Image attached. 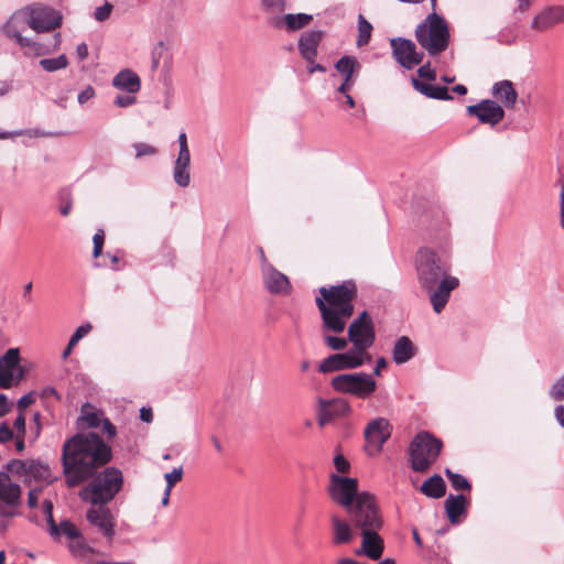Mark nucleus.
I'll return each mask as SVG.
<instances>
[{"label": "nucleus", "mask_w": 564, "mask_h": 564, "mask_svg": "<svg viewBox=\"0 0 564 564\" xmlns=\"http://www.w3.org/2000/svg\"><path fill=\"white\" fill-rule=\"evenodd\" d=\"M112 458L111 447L96 433H78L63 445V469L68 487L93 477L96 470Z\"/></svg>", "instance_id": "f257e3e1"}, {"label": "nucleus", "mask_w": 564, "mask_h": 564, "mask_svg": "<svg viewBox=\"0 0 564 564\" xmlns=\"http://www.w3.org/2000/svg\"><path fill=\"white\" fill-rule=\"evenodd\" d=\"M318 293L315 303L321 313L323 327L336 334L343 333L355 311L357 284L352 280H347L337 285L321 286Z\"/></svg>", "instance_id": "f03ea898"}, {"label": "nucleus", "mask_w": 564, "mask_h": 564, "mask_svg": "<svg viewBox=\"0 0 564 564\" xmlns=\"http://www.w3.org/2000/svg\"><path fill=\"white\" fill-rule=\"evenodd\" d=\"M449 267L441 261L437 254L425 248L421 249L416 259V271L420 285L429 291L433 310L441 313L447 304L451 292L459 285L457 278L448 275Z\"/></svg>", "instance_id": "7ed1b4c3"}, {"label": "nucleus", "mask_w": 564, "mask_h": 564, "mask_svg": "<svg viewBox=\"0 0 564 564\" xmlns=\"http://www.w3.org/2000/svg\"><path fill=\"white\" fill-rule=\"evenodd\" d=\"M122 486L121 470L116 467H107L80 490L79 497L91 505H105L116 497Z\"/></svg>", "instance_id": "20e7f679"}, {"label": "nucleus", "mask_w": 564, "mask_h": 564, "mask_svg": "<svg viewBox=\"0 0 564 564\" xmlns=\"http://www.w3.org/2000/svg\"><path fill=\"white\" fill-rule=\"evenodd\" d=\"M415 39L431 56L444 52L449 43V30L445 19L435 12L430 13L416 26Z\"/></svg>", "instance_id": "39448f33"}, {"label": "nucleus", "mask_w": 564, "mask_h": 564, "mask_svg": "<svg viewBox=\"0 0 564 564\" xmlns=\"http://www.w3.org/2000/svg\"><path fill=\"white\" fill-rule=\"evenodd\" d=\"M443 444L429 432H420L409 447L411 467L414 471H426L441 454Z\"/></svg>", "instance_id": "423d86ee"}, {"label": "nucleus", "mask_w": 564, "mask_h": 564, "mask_svg": "<svg viewBox=\"0 0 564 564\" xmlns=\"http://www.w3.org/2000/svg\"><path fill=\"white\" fill-rule=\"evenodd\" d=\"M330 387L338 393L366 400L377 390V381L366 372L340 373L332 378Z\"/></svg>", "instance_id": "0eeeda50"}, {"label": "nucleus", "mask_w": 564, "mask_h": 564, "mask_svg": "<svg viewBox=\"0 0 564 564\" xmlns=\"http://www.w3.org/2000/svg\"><path fill=\"white\" fill-rule=\"evenodd\" d=\"M29 12L25 8L15 11L10 19L2 25V32L11 40H14L24 54L40 56L48 52V50L41 43H37L29 37L22 36V32L30 28Z\"/></svg>", "instance_id": "6e6552de"}, {"label": "nucleus", "mask_w": 564, "mask_h": 564, "mask_svg": "<svg viewBox=\"0 0 564 564\" xmlns=\"http://www.w3.org/2000/svg\"><path fill=\"white\" fill-rule=\"evenodd\" d=\"M348 340L357 354L368 362L371 361L368 349L375 344L376 332L372 318L367 311H362L348 326Z\"/></svg>", "instance_id": "1a4fd4ad"}, {"label": "nucleus", "mask_w": 564, "mask_h": 564, "mask_svg": "<svg viewBox=\"0 0 564 564\" xmlns=\"http://www.w3.org/2000/svg\"><path fill=\"white\" fill-rule=\"evenodd\" d=\"M7 469L21 477L26 485L33 482L52 484L55 477L50 465L41 459H12L8 463Z\"/></svg>", "instance_id": "9d476101"}, {"label": "nucleus", "mask_w": 564, "mask_h": 564, "mask_svg": "<svg viewBox=\"0 0 564 564\" xmlns=\"http://www.w3.org/2000/svg\"><path fill=\"white\" fill-rule=\"evenodd\" d=\"M348 513L354 524L360 528L361 531L380 529L382 525L376 499L366 491L357 496V501L349 508Z\"/></svg>", "instance_id": "9b49d317"}, {"label": "nucleus", "mask_w": 564, "mask_h": 564, "mask_svg": "<svg viewBox=\"0 0 564 564\" xmlns=\"http://www.w3.org/2000/svg\"><path fill=\"white\" fill-rule=\"evenodd\" d=\"M328 492L330 498L348 511L357 501L358 481L355 478L332 474Z\"/></svg>", "instance_id": "f8f14e48"}, {"label": "nucleus", "mask_w": 564, "mask_h": 564, "mask_svg": "<svg viewBox=\"0 0 564 564\" xmlns=\"http://www.w3.org/2000/svg\"><path fill=\"white\" fill-rule=\"evenodd\" d=\"M351 411L349 401L344 398H333L329 400L317 398L316 400V419L321 427L335 420L349 416Z\"/></svg>", "instance_id": "ddd939ff"}, {"label": "nucleus", "mask_w": 564, "mask_h": 564, "mask_svg": "<svg viewBox=\"0 0 564 564\" xmlns=\"http://www.w3.org/2000/svg\"><path fill=\"white\" fill-rule=\"evenodd\" d=\"M22 490L20 485L12 482L9 475L0 473V517L12 518L18 514Z\"/></svg>", "instance_id": "4468645a"}, {"label": "nucleus", "mask_w": 564, "mask_h": 564, "mask_svg": "<svg viewBox=\"0 0 564 564\" xmlns=\"http://www.w3.org/2000/svg\"><path fill=\"white\" fill-rule=\"evenodd\" d=\"M359 354L352 348L346 352L329 355L318 365V371L322 373H330L340 370L356 369L367 364Z\"/></svg>", "instance_id": "2eb2a0df"}, {"label": "nucleus", "mask_w": 564, "mask_h": 564, "mask_svg": "<svg viewBox=\"0 0 564 564\" xmlns=\"http://www.w3.org/2000/svg\"><path fill=\"white\" fill-rule=\"evenodd\" d=\"M394 59L404 68L412 69L422 63L423 54L417 52L414 42L403 37L390 41Z\"/></svg>", "instance_id": "dca6fc26"}, {"label": "nucleus", "mask_w": 564, "mask_h": 564, "mask_svg": "<svg viewBox=\"0 0 564 564\" xmlns=\"http://www.w3.org/2000/svg\"><path fill=\"white\" fill-rule=\"evenodd\" d=\"M392 425L386 417H377L370 421L365 429V437L368 451L379 453L383 444L390 438Z\"/></svg>", "instance_id": "f3484780"}, {"label": "nucleus", "mask_w": 564, "mask_h": 564, "mask_svg": "<svg viewBox=\"0 0 564 564\" xmlns=\"http://www.w3.org/2000/svg\"><path fill=\"white\" fill-rule=\"evenodd\" d=\"M25 10L29 12L30 28L37 33L48 32L61 24V15L51 8L29 6Z\"/></svg>", "instance_id": "a211bd4d"}, {"label": "nucleus", "mask_w": 564, "mask_h": 564, "mask_svg": "<svg viewBox=\"0 0 564 564\" xmlns=\"http://www.w3.org/2000/svg\"><path fill=\"white\" fill-rule=\"evenodd\" d=\"M260 252L262 276L267 290L272 294H289L292 289L289 278L267 261L262 249H260Z\"/></svg>", "instance_id": "6ab92c4d"}, {"label": "nucleus", "mask_w": 564, "mask_h": 564, "mask_svg": "<svg viewBox=\"0 0 564 564\" xmlns=\"http://www.w3.org/2000/svg\"><path fill=\"white\" fill-rule=\"evenodd\" d=\"M467 113L477 117L481 123H487L492 127L498 124L505 117L503 108L498 102L490 99H485L476 105L468 106Z\"/></svg>", "instance_id": "aec40b11"}, {"label": "nucleus", "mask_w": 564, "mask_h": 564, "mask_svg": "<svg viewBox=\"0 0 564 564\" xmlns=\"http://www.w3.org/2000/svg\"><path fill=\"white\" fill-rule=\"evenodd\" d=\"M87 521L97 528L106 538L112 539L115 535V519L110 510L104 505H93L86 512Z\"/></svg>", "instance_id": "412c9836"}, {"label": "nucleus", "mask_w": 564, "mask_h": 564, "mask_svg": "<svg viewBox=\"0 0 564 564\" xmlns=\"http://www.w3.org/2000/svg\"><path fill=\"white\" fill-rule=\"evenodd\" d=\"M313 20L311 14L306 13H288L284 15H274L268 18V23L274 29H285L289 32L301 30L310 24Z\"/></svg>", "instance_id": "4be33fe9"}, {"label": "nucleus", "mask_w": 564, "mask_h": 564, "mask_svg": "<svg viewBox=\"0 0 564 564\" xmlns=\"http://www.w3.org/2000/svg\"><path fill=\"white\" fill-rule=\"evenodd\" d=\"M379 529L362 531L361 549L357 554H362L370 560H379L383 553V540L377 533Z\"/></svg>", "instance_id": "5701e85b"}, {"label": "nucleus", "mask_w": 564, "mask_h": 564, "mask_svg": "<svg viewBox=\"0 0 564 564\" xmlns=\"http://www.w3.org/2000/svg\"><path fill=\"white\" fill-rule=\"evenodd\" d=\"M322 36L321 31H307L301 35L299 40V51L302 57L308 63L314 62Z\"/></svg>", "instance_id": "b1692460"}, {"label": "nucleus", "mask_w": 564, "mask_h": 564, "mask_svg": "<svg viewBox=\"0 0 564 564\" xmlns=\"http://www.w3.org/2000/svg\"><path fill=\"white\" fill-rule=\"evenodd\" d=\"M112 86L128 94H137L141 88V80L135 72L127 68L113 77Z\"/></svg>", "instance_id": "393cba45"}, {"label": "nucleus", "mask_w": 564, "mask_h": 564, "mask_svg": "<svg viewBox=\"0 0 564 564\" xmlns=\"http://www.w3.org/2000/svg\"><path fill=\"white\" fill-rule=\"evenodd\" d=\"M468 500L464 495H449L445 502V511L447 518L452 524H457L460 521V517L465 514L467 509Z\"/></svg>", "instance_id": "a878e982"}, {"label": "nucleus", "mask_w": 564, "mask_h": 564, "mask_svg": "<svg viewBox=\"0 0 564 564\" xmlns=\"http://www.w3.org/2000/svg\"><path fill=\"white\" fill-rule=\"evenodd\" d=\"M492 96L500 100L507 108H513L518 98L512 82L500 80L492 86Z\"/></svg>", "instance_id": "bb28decb"}, {"label": "nucleus", "mask_w": 564, "mask_h": 564, "mask_svg": "<svg viewBox=\"0 0 564 564\" xmlns=\"http://www.w3.org/2000/svg\"><path fill=\"white\" fill-rule=\"evenodd\" d=\"M562 17L561 8H547L534 17L532 28L539 31L547 30L560 22Z\"/></svg>", "instance_id": "cd10ccee"}, {"label": "nucleus", "mask_w": 564, "mask_h": 564, "mask_svg": "<svg viewBox=\"0 0 564 564\" xmlns=\"http://www.w3.org/2000/svg\"><path fill=\"white\" fill-rule=\"evenodd\" d=\"M415 355V347L411 339L406 336H401L397 339L393 350L392 358L398 365L405 364Z\"/></svg>", "instance_id": "c85d7f7f"}, {"label": "nucleus", "mask_w": 564, "mask_h": 564, "mask_svg": "<svg viewBox=\"0 0 564 564\" xmlns=\"http://www.w3.org/2000/svg\"><path fill=\"white\" fill-rule=\"evenodd\" d=\"M412 84L417 91H420L426 97L438 100L452 99V96L449 95L448 89L445 86L423 83L416 78H412Z\"/></svg>", "instance_id": "c756f323"}, {"label": "nucleus", "mask_w": 564, "mask_h": 564, "mask_svg": "<svg viewBox=\"0 0 564 564\" xmlns=\"http://www.w3.org/2000/svg\"><path fill=\"white\" fill-rule=\"evenodd\" d=\"M420 490L429 498L440 499L446 492V485L444 479L440 475L435 474L423 481Z\"/></svg>", "instance_id": "7c9ffc66"}, {"label": "nucleus", "mask_w": 564, "mask_h": 564, "mask_svg": "<svg viewBox=\"0 0 564 564\" xmlns=\"http://www.w3.org/2000/svg\"><path fill=\"white\" fill-rule=\"evenodd\" d=\"M360 64L356 57L345 55L340 57L335 64L336 70L346 79V82H354V74L360 69Z\"/></svg>", "instance_id": "2f4dec72"}, {"label": "nucleus", "mask_w": 564, "mask_h": 564, "mask_svg": "<svg viewBox=\"0 0 564 564\" xmlns=\"http://www.w3.org/2000/svg\"><path fill=\"white\" fill-rule=\"evenodd\" d=\"M332 521L334 528V543H348L351 540V529L349 524L338 517H333Z\"/></svg>", "instance_id": "473e14b6"}, {"label": "nucleus", "mask_w": 564, "mask_h": 564, "mask_svg": "<svg viewBox=\"0 0 564 564\" xmlns=\"http://www.w3.org/2000/svg\"><path fill=\"white\" fill-rule=\"evenodd\" d=\"M52 538L57 539L61 535H65L69 541L75 540V538H80L79 529L69 520H63L59 524H56V532L48 530Z\"/></svg>", "instance_id": "72a5a7b5"}, {"label": "nucleus", "mask_w": 564, "mask_h": 564, "mask_svg": "<svg viewBox=\"0 0 564 564\" xmlns=\"http://www.w3.org/2000/svg\"><path fill=\"white\" fill-rule=\"evenodd\" d=\"M68 549L74 556L84 560H89L95 554V550L85 543L82 535L80 538H75V540L69 541Z\"/></svg>", "instance_id": "f704fd0d"}, {"label": "nucleus", "mask_w": 564, "mask_h": 564, "mask_svg": "<svg viewBox=\"0 0 564 564\" xmlns=\"http://www.w3.org/2000/svg\"><path fill=\"white\" fill-rule=\"evenodd\" d=\"M173 180L180 187H187L191 183L189 165L174 162Z\"/></svg>", "instance_id": "c9c22d12"}, {"label": "nucleus", "mask_w": 564, "mask_h": 564, "mask_svg": "<svg viewBox=\"0 0 564 564\" xmlns=\"http://www.w3.org/2000/svg\"><path fill=\"white\" fill-rule=\"evenodd\" d=\"M372 32V25L364 18V15L358 17V37H357V46L361 47L369 43Z\"/></svg>", "instance_id": "e433bc0d"}, {"label": "nucleus", "mask_w": 564, "mask_h": 564, "mask_svg": "<svg viewBox=\"0 0 564 564\" xmlns=\"http://www.w3.org/2000/svg\"><path fill=\"white\" fill-rule=\"evenodd\" d=\"M41 67L46 72H55L59 69H64L68 65L67 57L62 54L54 58H43L40 61Z\"/></svg>", "instance_id": "4c0bfd02"}, {"label": "nucleus", "mask_w": 564, "mask_h": 564, "mask_svg": "<svg viewBox=\"0 0 564 564\" xmlns=\"http://www.w3.org/2000/svg\"><path fill=\"white\" fill-rule=\"evenodd\" d=\"M261 8L263 12L270 17L281 15L286 9L285 0H261Z\"/></svg>", "instance_id": "58836bf2"}, {"label": "nucleus", "mask_w": 564, "mask_h": 564, "mask_svg": "<svg viewBox=\"0 0 564 564\" xmlns=\"http://www.w3.org/2000/svg\"><path fill=\"white\" fill-rule=\"evenodd\" d=\"M445 475L455 490H469L471 488L469 481L463 475L453 473L448 468L445 469Z\"/></svg>", "instance_id": "ea45409f"}, {"label": "nucleus", "mask_w": 564, "mask_h": 564, "mask_svg": "<svg viewBox=\"0 0 564 564\" xmlns=\"http://www.w3.org/2000/svg\"><path fill=\"white\" fill-rule=\"evenodd\" d=\"M20 360V352L18 348H10L0 358V365L6 368L15 369Z\"/></svg>", "instance_id": "a19ab883"}, {"label": "nucleus", "mask_w": 564, "mask_h": 564, "mask_svg": "<svg viewBox=\"0 0 564 564\" xmlns=\"http://www.w3.org/2000/svg\"><path fill=\"white\" fill-rule=\"evenodd\" d=\"M324 343L327 347H329L333 350H344L348 345V339L344 337H336L332 335L324 336Z\"/></svg>", "instance_id": "79ce46f5"}, {"label": "nucleus", "mask_w": 564, "mask_h": 564, "mask_svg": "<svg viewBox=\"0 0 564 564\" xmlns=\"http://www.w3.org/2000/svg\"><path fill=\"white\" fill-rule=\"evenodd\" d=\"M102 419L104 415L100 412L86 413L79 417L83 425H86L87 427H99Z\"/></svg>", "instance_id": "37998d69"}, {"label": "nucleus", "mask_w": 564, "mask_h": 564, "mask_svg": "<svg viewBox=\"0 0 564 564\" xmlns=\"http://www.w3.org/2000/svg\"><path fill=\"white\" fill-rule=\"evenodd\" d=\"M14 369L6 368L0 365V388L1 389H9L13 386L14 382V376H13Z\"/></svg>", "instance_id": "c03bdc74"}, {"label": "nucleus", "mask_w": 564, "mask_h": 564, "mask_svg": "<svg viewBox=\"0 0 564 564\" xmlns=\"http://www.w3.org/2000/svg\"><path fill=\"white\" fill-rule=\"evenodd\" d=\"M133 148L135 150V156L142 158L147 155H155L158 153V150L155 147L147 144V143H134Z\"/></svg>", "instance_id": "a18cd8bd"}, {"label": "nucleus", "mask_w": 564, "mask_h": 564, "mask_svg": "<svg viewBox=\"0 0 564 564\" xmlns=\"http://www.w3.org/2000/svg\"><path fill=\"white\" fill-rule=\"evenodd\" d=\"M43 513L46 517L48 530L56 532V523L53 519V502L48 499L43 501Z\"/></svg>", "instance_id": "49530a36"}, {"label": "nucleus", "mask_w": 564, "mask_h": 564, "mask_svg": "<svg viewBox=\"0 0 564 564\" xmlns=\"http://www.w3.org/2000/svg\"><path fill=\"white\" fill-rule=\"evenodd\" d=\"M183 477V468L177 467L174 468L172 471L166 473L164 475V478L166 480V488L172 489L176 482H178Z\"/></svg>", "instance_id": "de8ad7c7"}, {"label": "nucleus", "mask_w": 564, "mask_h": 564, "mask_svg": "<svg viewBox=\"0 0 564 564\" xmlns=\"http://www.w3.org/2000/svg\"><path fill=\"white\" fill-rule=\"evenodd\" d=\"M137 102L135 94L118 95L116 96L113 104L120 108H127Z\"/></svg>", "instance_id": "09e8293b"}, {"label": "nucleus", "mask_w": 564, "mask_h": 564, "mask_svg": "<svg viewBox=\"0 0 564 564\" xmlns=\"http://www.w3.org/2000/svg\"><path fill=\"white\" fill-rule=\"evenodd\" d=\"M112 8V4L109 2H106L104 6L96 8L94 12L95 19L99 22L106 21L110 17Z\"/></svg>", "instance_id": "8fccbe9b"}, {"label": "nucleus", "mask_w": 564, "mask_h": 564, "mask_svg": "<svg viewBox=\"0 0 564 564\" xmlns=\"http://www.w3.org/2000/svg\"><path fill=\"white\" fill-rule=\"evenodd\" d=\"M14 436H15V433L10 427L9 423L6 421L2 422L0 424V444H4V443L13 440Z\"/></svg>", "instance_id": "3c124183"}, {"label": "nucleus", "mask_w": 564, "mask_h": 564, "mask_svg": "<svg viewBox=\"0 0 564 564\" xmlns=\"http://www.w3.org/2000/svg\"><path fill=\"white\" fill-rule=\"evenodd\" d=\"M550 394L554 400L564 398V375L553 384Z\"/></svg>", "instance_id": "603ef678"}, {"label": "nucleus", "mask_w": 564, "mask_h": 564, "mask_svg": "<svg viewBox=\"0 0 564 564\" xmlns=\"http://www.w3.org/2000/svg\"><path fill=\"white\" fill-rule=\"evenodd\" d=\"M94 241V250L93 256L94 258H98L101 254L102 246H104V231L99 230L94 235L93 238Z\"/></svg>", "instance_id": "864d4df0"}, {"label": "nucleus", "mask_w": 564, "mask_h": 564, "mask_svg": "<svg viewBox=\"0 0 564 564\" xmlns=\"http://www.w3.org/2000/svg\"><path fill=\"white\" fill-rule=\"evenodd\" d=\"M419 76L429 80H434L436 78V72L431 67L430 63L422 65L417 69Z\"/></svg>", "instance_id": "5fc2aeb1"}, {"label": "nucleus", "mask_w": 564, "mask_h": 564, "mask_svg": "<svg viewBox=\"0 0 564 564\" xmlns=\"http://www.w3.org/2000/svg\"><path fill=\"white\" fill-rule=\"evenodd\" d=\"M334 466L338 473H347L349 470V462L343 455H336Z\"/></svg>", "instance_id": "6e6d98bb"}, {"label": "nucleus", "mask_w": 564, "mask_h": 564, "mask_svg": "<svg viewBox=\"0 0 564 564\" xmlns=\"http://www.w3.org/2000/svg\"><path fill=\"white\" fill-rule=\"evenodd\" d=\"M13 429L15 430V434L25 435L26 434V424H25V416L23 413H20L14 422H13Z\"/></svg>", "instance_id": "4d7b16f0"}, {"label": "nucleus", "mask_w": 564, "mask_h": 564, "mask_svg": "<svg viewBox=\"0 0 564 564\" xmlns=\"http://www.w3.org/2000/svg\"><path fill=\"white\" fill-rule=\"evenodd\" d=\"M42 492V488L41 487H36V488H33L29 491L28 494V506L30 508H36L37 505H39V498H40V495Z\"/></svg>", "instance_id": "13d9d810"}, {"label": "nucleus", "mask_w": 564, "mask_h": 564, "mask_svg": "<svg viewBox=\"0 0 564 564\" xmlns=\"http://www.w3.org/2000/svg\"><path fill=\"white\" fill-rule=\"evenodd\" d=\"M165 47L164 44L161 42L158 44V46L154 47L152 52V67L158 68L160 64V58L164 52Z\"/></svg>", "instance_id": "bf43d9fd"}, {"label": "nucleus", "mask_w": 564, "mask_h": 564, "mask_svg": "<svg viewBox=\"0 0 564 564\" xmlns=\"http://www.w3.org/2000/svg\"><path fill=\"white\" fill-rule=\"evenodd\" d=\"M95 96V89L91 86H87L83 89L77 97V100L80 105L87 102Z\"/></svg>", "instance_id": "052dcab7"}, {"label": "nucleus", "mask_w": 564, "mask_h": 564, "mask_svg": "<svg viewBox=\"0 0 564 564\" xmlns=\"http://www.w3.org/2000/svg\"><path fill=\"white\" fill-rule=\"evenodd\" d=\"M100 426L102 427V432L106 433L110 438L116 436L117 429L107 417L104 416Z\"/></svg>", "instance_id": "680f3d73"}, {"label": "nucleus", "mask_w": 564, "mask_h": 564, "mask_svg": "<svg viewBox=\"0 0 564 564\" xmlns=\"http://www.w3.org/2000/svg\"><path fill=\"white\" fill-rule=\"evenodd\" d=\"M90 330H91V325L89 323H87V324H84V325H80L79 327H77V329L75 330V333L72 336L77 338V340H80L86 335H88Z\"/></svg>", "instance_id": "e2e57ef3"}, {"label": "nucleus", "mask_w": 564, "mask_h": 564, "mask_svg": "<svg viewBox=\"0 0 564 564\" xmlns=\"http://www.w3.org/2000/svg\"><path fill=\"white\" fill-rule=\"evenodd\" d=\"M177 163L191 165V153L189 149H180L177 159L175 160Z\"/></svg>", "instance_id": "0e129e2a"}, {"label": "nucleus", "mask_w": 564, "mask_h": 564, "mask_svg": "<svg viewBox=\"0 0 564 564\" xmlns=\"http://www.w3.org/2000/svg\"><path fill=\"white\" fill-rule=\"evenodd\" d=\"M14 446L19 453H22L25 449V435L15 434Z\"/></svg>", "instance_id": "69168bd1"}, {"label": "nucleus", "mask_w": 564, "mask_h": 564, "mask_svg": "<svg viewBox=\"0 0 564 564\" xmlns=\"http://www.w3.org/2000/svg\"><path fill=\"white\" fill-rule=\"evenodd\" d=\"M76 54H77V57L80 59V61H84L87 58L88 56V46L86 43H80L77 45L76 47Z\"/></svg>", "instance_id": "338daca9"}, {"label": "nucleus", "mask_w": 564, "mask_h": 564, "mask_svg": "<svg viewBox=\"0 0 564 564\" xmlns=\"http://www.w3.org/2000/svg\"><path fill=\"white\" fill-rule=\"evenodd\" d=\"M140 419L145 423H151L153 420V413L151 408H142L140 410Z\"/></svg>", "instance_id": "774afa93"}]
</instances>
